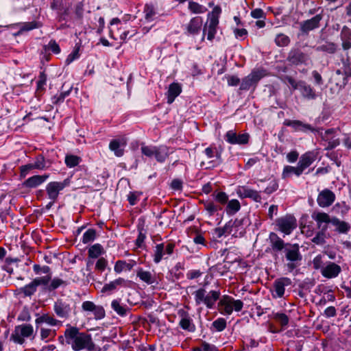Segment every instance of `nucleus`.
Segmentation results:
<instances>
[{
	"label": "nucleus",
	"mask_w": 351,
	"mask_h": 351,
	"mask_svg": "<svg viewBox=\"0 0 351 351\" xmlns=\"http://www.w3.org/2000/svg\"><path fill=\"white\" fill-rule=\"evenodd\" d=\"M48 177H49L48 175L34 176L29 178L27 180H26L24 182L23 185L25 186L29 187V188H35V187L40 185L42 183H43Z\"/></svg>",
	"instance_id": "nucleus-25"
},
{
	"label": "nucleus",
	"mask_w": 351,
	"mask_h": 351,
	"mask_svg": "<svg viewBox=\"0 0 351 351\" xmlns=\"http://www.w3.org/2000/svg\"><path fill=\"white\" fill-rule=\"evenodd\" d=\"M215 199L219 203L224 204L227 202L228 197L226 193L219 192L215 196Z\"/></svg>",
	"instance_id": "nucleus-64"
},
{
	"label": "nucleus",
	"mask_w": 351,
	"mask_h": 351,
	"mask_svg": "<svg viewBox=\"0 0 351 351\" xmlns=\"http://www.w3.org/2000/svg\"><path fill=\"white\" fill-rule=\"evenodd\" d=\"M337 47L336 44L329 42L318 46L316 50L318 51H326L330 53H334L337 50Z\"/></svg>",
	"instance_id": "nucleus-40"
},
{
	"label": "nucleus",
	"mask_w": 351,
	"mask_h": 351,
	"mask_svg": "<svg viewBox=\"0 0 351 351\" xmlns=\"http://www.w3.org/2000/svg\"><path fill=\"white\" fill-rule=\"evenodd\" d=\"M311 217L317 222L318 228L323 231H326L328 229V224L331 223L332 218H330L329 215L324 212H313Z\"/></svg>",
	"instance_id": "nucleus-12"
},
{
	"label": "nucleus",
	"mask_w": 351,
	"mask_h": 351,
	"mask_svg": "<svg viewBox=\"0 0 351 351\" xmlns=\"http://www.w3.org/2000/svg\"><path fill=\"white\" fill-rule=\"evenodd\" d=\"M325 232L326 231H323L321 230L315 237L312 239V241L317 245H322L325 243Z\"/></svg>",
	"instance_id": "nucleus-57"
},
{
	"label": "nucleus",
	"mask_w": 351,
	"mask_h": 351,
	"mask_svg": "<svg viewBox=\"0 0 351 351\" xmlns=\"http://www.w3.org/2000/svg\"><path fill=\"white\" fill-rule=\"evenodd\" d=\"M53 311L58 317L67 319L70 317L72 308L70 304L66 301L58 300L54 302Z\"/></svg>",
	"instance_id": "nucleus-10"
},
{
	"label": "nucleus",
	"mask_w": 351,
	"mask_h": 351,
	"mask_svg": "<svg viewBox=\"0 0 351 351\" xmlns=\"http://www.w3.org/2000/svg\"><path fill=\"white\" fill-rule=\"evenodd\" d=\"M213 326L217 331H222L226 327V322L223 318H218L213 322Z\"/></svg>",
	"instance_id": "nucleus-56"
},
{
	"label": "nucleus",
	"mask_w": 351,
	"mask_h": 351,
	"mask_svg": "<svg viewBox=\"0 0 351 351\" xmlns=\"http://www.w3.org/2000/svg\"><path fill=\"white\" fill-rule=\"evenodd\" d=\"M203 20L200 16H195L191 19L186 25V29L188 34L195 35L199 33L202 26Z\"/></svg>",
	"instance_id": "nucleus-21"
},
{
	"label": "nucleus",
	"mask_w": 351,
	"mask_h": 351,
	"mask_svg": "<svg viewBox=\"0 0 351 351\" xmlns=\"http://www.w3.org/2000/svg\"><path fill=\"white\" fill-rule=\"evenodd\" d=\"M290 43V39L289 36L284 34H278L276 35L275 38V43L278 47H285L287 46Z\"/></svg>",
	"instance_id": "nucleus-44"
},
{
	"label": "nucleus",
	"mask_w": 351,
	"mask_h": 351,
	"mask_svg": "<svg viewBox=\"0 0 351 351\" xmlns=\"http://www.w3.org/2000/svg\"><path fill=\"white\" fill-rule=\"evenodd\" d=\"M50 282H51L47 287V289L49 291H53L61 285H65V281L58 278H55L53 280H51Z\"/></svg>",
	"instance_id": "nucleus-51"
},
{
	"label": "nucleus",
	"mask_w": 351,
	"mask_h": 351,
	"mask_svg": "<svg viewBox=\"0 0 351 351\" xmlns=\"http://www.w3.org/2000/svg\"><path fill=\"white\" fill-rule=\"evenodd\" d=\"M38 27V24L36 21L25 23L21 25L17 34H20L24 31H29V30L34 29L35 28H37Z\"/></svg>",
	"instance_id": "nucleus-55"
},
{
	"label": "nucleus",
	"mask_w": 351,
	"mask_h": 351,
	"mask_svg": "<svg viewBox=\"0 0 351 351\" xmlns=\"http://www.w3.org/2000/svg\"><path fill=\"white\" fill-rule=\"evenodd\" d=\"M34 329L30 324H22L15 327L14 331L11 336L15 343L23 344L25 342V337H30L33 333Z\"/></svg>",
	"instance_id": "nucleus-9"
},
{
	"label": "nucleus",
	"mask_w": 351,
	"mask_h": 351,
	"mask_svg": "<svg viewBox=\"0 0 351 351\" xmlns=\"http://www.w3.org/2000/svg\"><path fill=\"white\" fill-rule=\"evenodd\" d=\"M126 142L123 140L114 139L109 144V149L114 152L115 156L120 157L123 155V147Z\"/></svg>",
	"instance_id": "nucleus-24"
},
{
	"label": "nucleus",
	"mask_w": 351,
	"mask_h": 351,
	"mask_svg": "<svg viewBox=\"0 0 351 351\" xmlns=\"http://www.w3.org/2000/svg\"><path fill=\"white\" fill-rule=\"evenodd\" d=\"M269 240L271 247L275 251H281L286 247V243L284 241L274 232L270 233Z\"/></svg>",
	"instance_id": "nucleus-26"
},
{
	"label": "nucleus",
	"mask_w": 351,
	"mask_h": 351,
	"mask_svg": "<svg viewBox=\"0 0 351 351\" xmlns=\"http://www.w3.org/2000/svg\"><path fill=\"white\" fill-rule=\"evenodd\" d=\"M112 308L120 316L124 317L127 315L130 311V308L127 305L121 302V300H114L111 302Z\"/></svg>",
	"instance_id": "nucleus-27"
},
{
	"label": "nucleus",
	"mask_w": 351,
	"mask_h": 351,
	"mask_svg": "<svg viewBox=\"0 0 351 351\" xmlns=\"http://www.w3.org/2000/svg\"><path fill=\"white\" fill-rule=\"evenodd\" d=\"M266 75L263 69L253 70L247 76L244 77L241 83L240 89L248 90L251 88H255L259 80Z\"/></svg>",
	"instance_id": "nucleus-7"
},
{
	"label": "nucleus",
	"mask_w": 351,
	"mask_h": 351,
	"mask_svg": "<svg viewBox=\"0 0 351 351\" xmlns=\"http://www.w3.org/2000/svg\"><path fill=\"white\" fill-rule=\"evenodd\" d=\"M284 253L286 260L288 261L287 267L291 271L299 265L302 258V256L300 252L299 245L287 243Z\"/></svg>",
	"instance_id": "nucleus-2"
},
{
	"label": "nucleus",
	"mask_w": 351,
	"mask_h": 351,
	"mask_svg": "<svg viewBox=\"0 0 351 351\" xmlns=\"http://www.w3.org/2000/svg\"><path fill=\"white\" fill-rule=\"evenodd\" d=\"M45 48L51 50L54 53H58L60 51V47L55 40H51L47 45L45 46Z\"/></svg>",
	"instance_id": "nucleus-59"
},
{
	"label": "nucleus",
	"mask_w": 351,
	"mask_h": 351,
	"mask_svg": "<svg viewBox=\"0 0 351 351\" xmlns=\"http://www.w3.org/2000/svg\"><path fill=\"white\" fill-rule=\"evenodd\" d=\"M274 318L282 326H286L289 323V317L287 315L282 313L274 314Z\"/></svg>",
	"instance_id": "nucleus-53"
},
{
	"label": "nucleus",
	"mask_w": 351,
	"mask_h": 351,
	"mask_svg": "<svg viewBox=\"0 0 351 351\" xmlns=\"http://www.w3.org/2000/svg\"><path fill=\"white\" fill-rule=\"evenodd\" d=\"M298 90L302 95L307 99L316 98V94L313 88L304 81H300V88Z\"/></svg>",
	"instance_id": "nucleus-23"
},
{
	"label": "nucleus",
	"mask_w": 351,
	"mask_h": 351,
	"mask_svg": "<svg viewBox=\"0 0 351 351\" xmlns=\"http://www.w3.org/2000/svg\"><path fill=\"white\" fill-rule=\"evenodd\" d=\"M291 281L288 278H281L277 279L274 282V293L273 296L274 298H282L283 297L285 291V286L290 285Z\"/></svg>",
	"instance_id": "nucleus-17"
},
{
	"label": "nucleus",
	"mask_w": 351,
	"mask_h": 351,
	"mask_svg": "<svg viewBox=\"0 0 351 351\" xmlns=\"http://www.w3.org/2000/svg\"><path fill=\"white\" fill-rule=\"evenodd\" d=\"M317 156L314 152H308L300 156L298 165L302 170V171H304L306 168L313 164Z\"/></svg>",
	"instance_id": "nucleus-20"
},
{
	"label": "nucleus",
	"mask_w": 351,
	"mask_h": 351,
	"mask_svg": "<svg viewBox=\"0 0 351 351\" xmlns=\"http://www.w3.org/2000/svg\"><path fill=\"white\" fill-rule=\"evenodd\" d=\"M206 293V291L204 289H199L193 293L195 301L197 305H199L204 302Z\"/></svg>",
	"instance_id": "nucleus-48"
},
{
	"label": "nucleus",
	"mask_w": 351,
	"mask_h": 351,
	"mask_svg": "<svg viewBox=\"0 0 351 351\" xmlns=\"http://www.w3.org/2000/svg\"><path fill=\"white\" fill-rule=\"evenodd\" d=\"M137 276L147 284H152L154 282L152 275L149 271L141 270L137 273Z\"/></svg>",
	"instance_id": "nucleus-49"
},
{
	"label": "nucleus",
	"mask_w": 351,
	"mask_h": 351,
	"mask_svg": "<svg viewBox=\"0 0 351 351\" xmlns=\"http://www.w3.org/2000/svg\"><path fill=\"white\" fill-rule=\"evenodd\" d=\"M225 138L227 142L230 144H246L249 140V135L246 133L237 134L233 130H229L226 132Z\"/></svg>",
	"instance_id": "nucleus-15"
},
{
	"label": "nucleus",
	"mask_w": 351,
	"mask_h": 351,
	"mask_svg": "<svg viewBox=\"0 0 351 351\" xmlns=\"http://www.w3.org/2000/svg\"><path fill=\"white\" fill-rule=\"evenodd\" d=\"M33 269H34V272L36 274H39L40 273L45 274L47 275L51 274H50V271H51L50 267L47 265L40 267L39 265H34L33 266Z\"/></svg>",
	"instance_id": "nucleus-58"
},
{
	"label": "nucleus",
	"mask_w": 351,
	"mask_h": 351,
	"mask_svg": "<svg viewBox=\"0 0 351 351\" xmlns=\"http://www.w3.org/2000/svg\"><path fill=\"white\" fill-rule=\"evenodd\" d=\"M80 161L81 158L77 156L67 155L65 157V163L70 168L77 166Z\"/></svg>",
	"instance_id": "nucleus-46"
},
{
	"label": "nucleus",
	"mask_w": 351,
	"mask_h": 351,
	"mask_svg": "<svg viewBox=\"0 0 351 351\" xmlns=\"http://www.w3.org/2000/svg\"><path fill=\"white\" fill-rule=\"evenodd\" d=\"M51 280V275L48 274L43 277H38L34 278L33 280L34 281V284L36 285V286L43 285V286H48L49 285V282Z\"/></svg>",
	"instance_id": "nucleus-52"
},
{
	"label": "nucleus",
	"mask_w": 351,
	"mask_h": 351,
	"mask_svg": "<svg viewBox=\"0 0 351 351\" xmlns=\"http://www.w3.org/2000/svg\"><path fill=\"white\" fill-rule=\"evenodd\" d=\"M134 263H126L125 261H118L114 265V271L117 274L121 273L123 270H131Z\"/></svg>",
	"instance_id": "nucleus-36"
},
{
	"label": "nucleus",
	"mask_w": 351,
	"mask_h": 351,
	"mask_svg": "<svg viewBox=\"0 0 351 351\" xmlns=\"http://www.w3.org/2000/svg\"><path fill=\"white\" fill-rule=\"evenodd\" d=\"M36 289L37 286L34 284V281L32 280L29 284L22 288V292L25 296H31L36 292Z\"/></svg>",
	"instance_id": "nucleus-50"
},
{
	"label": "nucleus",
	"mask_w": 351,
	"mask_h": 351,
	"mask_svg": "<svg viewBox=\"0 0 351 351\" xmlns=\"http://www.w3.org/2000/svg\"><path fill=\"white\" fill-rule=\"evenodd\" d=\"M322 19V16L321 14H317L312 19L302 22L300 24L301 31L306 33L311 30L317 28Z\"/></svg>",
	"instance_id": "nucleus-19"
},
{
	"label": "nucleus",
	"mask_w": 351,
	"mask_h": 351,
	"mask_svg": "<svg viewBox=\"0 0 351 351\" xmlns=\"http://www.w3.org/2000/svg\"><path fill=\"white\" fill-rule=\"evenodd\" d=\"M332 224L336 227V230L339 233H347L350 229V226L347 222L340 221L336 217H332Z\"/></svg>",
	"instance_id": "nucleus-33"
},
{
	"label": "nucleus",
	"mask_w": 351,
	"mask_h": 351,
	"mask_svg": "<svg viewBox=\"0 0 351 351\" xmlns=\"http://www.w3.org/2000/svg\"><path fill=\"white\" fill-rule=\"evenodd\" d=\"M64 338L66 344L69 345L74 351H98V347L93 341L91 335L80 332L75 326H69L64 331Z\"/></svg>",
	"instance_id": "nucleus-1"
},
{
	"label": "nucleus",
	"mask_w": 351,
	"mask_h": 351,
	"mask_svg": "<svg viewBox=\"0 0 351 351\" xmlns=\"http://www.w3.org/2000/svg\"><path fill=\"white\" fill-rule=\"evenodd\" d=\"M303 173L302 170L300 169L299 165H298L296 167L287 165L284 167L282 173V178L286 179L291 177L293 175L299 177Z\"/></svg>",
	"instance_id": "nucleus-28"
},
{
	"label": "nucleus",
	"mask_w": 351,
	"mask_h": 351,
	"mask_svg": "<svg viewBox=\"0 0 351 351\" xmlns=\"http://www.w3.org/2000/svg\"><path fill=\"white\" fill-rule=\"evenodd\" d=\"M179 326L185 330L189 332H194L195 330V326L193 323L192 319L187 315H185L180 321Z\"/></svg>",
	"instance_id": "nucleus-34"
},
{
	"label": "nucleus",
	"mask_w": 351,
	"mask_h": 351,
	"mask_svg": "<svg viewBox=\"0 0 351 351\" xmlns=\"http://www.w3.org/2000/svg\"><path fill=\"white\" fill-rule=\"evenodd\" d=\"M226 79L229 86H236L240 82L239 78L235 75H228Z\"/></svg>",
	"instance_id": "nucleus-63"
},
{
	"label": "nucleus",
	"mask_w": 351,
	"mask_h": 351,
	"mask_svg": "<svg viewBox=\"0 0 351 351\" xmlns=\"http://www.w3.org/2000/svg\"><path fill=\"white\" fill-rule=\"evenodd\" d=\"M142 154L148 157H154L158 162H163L169 156L168 149L165 146H152L143 145L141 147Z\"/></svg>",
	"instance_id": "nucleus-3"
},
{
	"label": "nucleus",
	"mask_w": 351,
	"mask_h": 351,
	"mask_svg": "<svg viewBox=\"0 0 351 351\" xmlns=\"http://www.w3.org/2000/svg\"><path fill=\"white\" fill-rule=\"evenodd\" d=\"M55 330H52L48 328H41L40 330V336L42 339H45L47 338H49L51 337L55 336Z\"/></svg>",
	"instance_id": "nucleus-60"
},
{
	"label": "nucleus",
	"mask_w": 351,
	"mask_h": 351,
	"mask_svg": "<svg viewBox=\"0 0 351 351\" xmlns=\"http://www.w3.org/2000/svg\"><path fill=\"white\" fill-rule=\"evenodd\" d=\"M182 91V88L178 83H172L169 85L167 91V103L171 104L176 97H178Z\"/></svg>",
	"instance_id": "nucleus-29"
},
{
	"label": "nucleus",
	"mask_w": 351,
	"mask_h": 351,
	"mask_svg": "<svg viewBox=\"0 0 351 351\" xmlns=\"http://www.w3.org/2000/svg\"><path fill=\"white\" fill-rule=\"evenodd\" d=\"M341 271V267L332 262H329L321 269L322 275L326 278H336Z\"/></svg>",
	"instance_id": "nucleus-16"
},
{
	"label": "nucleus",
	"mask_w": 351,
	"mask_h": 351,
	"mask_svg": "<svg viewBox=\"0 0 351 351\" xmlns=\"http://www.w3.org/2000/svg\"><path fill=\"white\" fill-rule=\"evenodd\" d=\"M243 306V303L239 300H234L229 296H224L219 302V310L222 313L230 315L233 310L240 311Z\"/></svg>",
	"instance_id": "nucleus-6"
},
{
	"label": "nucleus",
	"mask_w": 351,
	"mask_h": 351,
	"mask_svg": "<svg viewBox=\"0 0 351 351\" xmlns=\"http://www.w3.org/2000/svg\"><path fill=\"white\" fill-rule=\"evenodd\" d=\"M102 250V246L100 244H95L89 248L88 255L91 258H96L101 254Z\"/></svg>",
	"instance_id": "nucleus-45"
},
{
	"label": "nucleus",
	"mask_w": 351,
	"mask_h": 351,
	"mask_svg": "<svg viewBox=\"0 0 351 351\" xmlns=\"http://www.w3.org/2000/svg\"><path fill=\"white\" fill-rule=\"evenodd\" d=\"M287 60L295 65L306 64L308 60V56L300 49H293L288 54Z\"/></svg>",
	"instance_id": "nucleus-14"
},
{
	"label": "nucleus",
	"mask_w": 351,
	"mask_h": 351,
	"mask_svg": "<svg viewBox=\"0 0 351 351\" xmlns=\"http://www.w3.org/2000/svg\"><path fill=\"white\" fill-rule=\"evenodd\" d=\"M276 224L280 231L283 232L285 234L289 235L294 229L296 228L297 220L293 216L287 215L278 218L276 220Z\"/></svg>",
	"instance_id": "nucleus-8"
},
{
	"label": "nucleus",
	"mask_w": 351,
	"mask_h": 351,
	"mask_svg": "<svg viewBox=\"0 0 351 351\" xmlns=\"http://www.w3.org/2000/svg\"><path fill=\"white\" fill-rule=\"evenodd\" d=\"M70 180L65 179L62 182H51L46 186V192L48 195V198L51 200L47 207H51L55 202L57 200L59 193L66 186H69Z\"/></svg>",
	"instance_id": "nucleus-5"
},
{
	"label": "nucleus",
	"mask_w": 351,
	"mask_h": 351,
	"mask_svg": "<svg viewBox=\"0 0 351 351\" xmlns=\"http://www.w3.org/2000/svg\"><path fill=\"white\" fill-rule=\"evenodd\" d=\"M145 19L147 21H152L156 15V12L152 5L146 4L144 8Z\"/></svg>",
	"instance_id": "nucleus-41"
},
{
	"label": "nucleus",
	"mask_w": 351,
	"mask_h": 351,
	"mask_svg": "<svg viewBox=\"0 0 351 351\" xmlns=\"http://www.w3.org/2000/svg\"><path fill=\"white\" fill-rule=\"evenodd\" d=\"M219 292L217 291H210L207 295H206L204 304L207 306V308H212L215 302L219 299Z\"/></svg>",
	"instance_id": "nucleus-32"
},
{
	"label": "nucleus",
	"mask_w": 351,
	"mask_h": 351,
	"mask_svg": "<svg viewBox=\"0 0 351 351\" xmlns=\"http://www.w3.org/2000/svg\"><path fill=\"white\" fill-rule=\"evenodd\" d=\"M340 38L342 42V48L343 50H348L351 48V29L343 26L341 31Z\"/></svg>",
	"instance_id": "nucleus-22"
},
{
	"label": "nucleus",
	"mask_w": 351,
	"mask_h": 351,
	"mask_svg": "<svg viewBox=\"0 0 351 351\" xmlns=\"http://www.w3.org/2000/svg\"><path fill=\"white\" fill-rule=\"evenodd\" d=\"M96 237V231L94 229L87 230L83 234L82 242L84 243H88L95 240Z\"/></svg>",
	"instance_id": "nucleus-47"
},
{
	"label": "nucleus",
	"mask_w": 351,
	"mask_h": 351,
	"mask_svg": "<svg viewBox=\"0 0 351 351\" xmlns=\"http://www.w3.org/2000/svg\"><path fill=\"white\" fill-rule=\"evenodd\" d=\"M36 169L33 163L27 164L21 167V176L25 178L29 171L32 169Z\"/></svg>",
	"instance_id": "nucleus-61"
},
{
	"label": "nucleus",
	"mask_w": 351,
	"mask_h": 351,
	"mask_svg": "<svg viewBox=\"0 0 351 351\" xmlns=\"http://www.w3.org/2000/svg\"><path fill=\"white\" fill-rule=\"evenodd\" d=\"M278 188V184L276 180L271 181L268 186L265 189V192L267 194H271L276 191Z\"/></svg>",
	"instance_id": "nucleus-62"
},
{
	"label": "nucleus",
	"mask_w": 351,
	"mask_h": 351,
	"mask_svg": "<svg viewBox=\"0 0 351 351\" xmlns=\"http://www.w3.org/2000/svg\"><path fill=\"white\" fill-rule=\"evenodd\" d=\"M34 167L36 169L43 170L49 167V165H47L44 156L43 155H38L36 159L34 162L33 163Z\"/></svg>",
	"instance_id": "nucleus-42"
},
{
	"label": "nucleus",
	"mask_w": 351,
	"mask_h": 351,
	"mask_svg": "<svg viewBox=\"0 0 351 351\" xmlns=\"http://www.w3.org/2000/svg\"><path fill=\"white\" fill-rule=\"evenodd\" d=\"M71 89L72 88L70 87L68 90H63L60 94L54 95L51 99L52 103L53 104H60L62 103L65 97L70 94Z\"/></svg>",
	"instance_id": "nucleus-43"
},
{
	"label": "nucleus",
	"mask_w": 351,
	"mask_h": 351,
	"mask_svg": "<svg viewBox=\"0 0 351 351\" xmlns=\"http://www.w3.org/2000/svg\"><path fill=\"white\" fill-rule=\"evenodd\" d=\"M165 254H166V252L165 250L164 243H160V244L156 245L155 250H154V261L156 263H160Z\"/></svg>",
	"instance_id": "nucleus-35"
},
{
	"label": "nucleus",
	"mask_w": 351,
	"mask_h": 351,
	"mask_svg": "<svg viewBox=\"0 0 351 351\" xmlns=\"http://www.w3.org/2000/svg\"><path fill=\"white\" fill-rule=\"evenodd\" d=\"M284 124L287 126L292 127L295 130L306 131L312 130L310 125L302 123L298 120H285Z\"/></svg>",
	"instance_id": "nucleus-30"
},
{
	"label": "nucleus",
	"mask_w": 351,
	"mask_h": 351,
	"mask_svg": "<svg viewBox=\"0 0 351 351\" xmlns=\"http://www.w3.org/2000/svg\"><path fill=\"white\" fill-rule=\"evenodd\" d=\"M335 199V195L329 189L322 191L317 198V202L320 207L330 206Z\"/></svg>",
	"instance_id": "nucleus-13"
},
{
	"label": "nucleus",
	"mask_w": 351,
	"mask_h": 351,
	"mask_svg": "<svg viewBox=\"0 0 351 351\" xmlns=\"http://www.w3.org/2000/svg\"><path fill=\"white\" fill-rule=\"evenodd\" d=\"M188 8L191 12H192L194 14H202L207 11L206 7L195 1H189Z\"/></svg>",
	"instance_id": "nucleus-39"
},
{
	"label": "nucleus",
	"mask_w": 351,
	"mask_h": 351,
	"mask_svg": "<svg viewBox=\"0 0 351 351\" xmlns=\"http://www.w3.org/2000/svg\"><path fill=\"white\" fill-rule=\"evenodd\" d=\"M204 158L200 163L201 167L212 169L221 162V154L215 147H209L204 150Z\"/></svg>",
	"instance_id": "nucleus-4"
},
{
	"label": "nucleus",
	"mask_w": 351,
	"mask_h": 351,
	"mask_svg": "<svg viewBox=\"0 0 351 351\" xmlns=\"http://www.w3.org/2000/svg\"><path fill=\"white\" fill-rule=\"evenodd\" d=\"M237 194L242 198L249 197L256 202H261V197L257 191L249 189L245 186H239L237 189Z\"/></svg>",
	"instance_id": "nucleus-18"
},
{
	"label": "nucleus",
	"mask_w": 351,
	"mask_h": 351,
	"mask_svg": "<svg viewBox=\"0 0 351 351\" xmlns=\"http://www.w3.org/2000/svg\"><path fill=\"white\" fill-rule=\"evenodd\" d=\"M44 322L47 323L51 326H56L60 322L58 320L56 319L55 318H53V317H51L49 315H47V314L43 315L42 316L38 317L36 319V324H37L44 323Z\"/></svg>",
	"instance_id": "nucleus-37"
},
{
	"label": "nucleus",
	"mask_w": 351,
	"mask_h": 351,
	"mask_svg": "<svg viewBox=\"0 0 351 351\" xmlns=\"http://www.w3.org/2000/svg\"><path fill=\"white\" fill-rule=\"evenodd\" d=\"M237 223V221H230L225 224V226L222 228H215V232L217 235V238H221L222 236L225 234H230L232 232V228Z\"/></svg>",
	"instance_id": "nucleus-31"
},
{
	"label": "nucleus",
	"mask_w": 351,
	"mask_h": 351,
	"mask_svg": "<svg viewBox=\"0 0 351 351\" xmlns=\"http://www.w3.org/2000/svg\"><path fill=\"white\" fill-rule=\"evenodd\" d=\"M241 208V205L237 199H231L228 202L226 207V213L228 215H234Z\"/></svg>",
	"instance_id": "nucleus-38"
},
{
	"label": "nucleus",
	"mask_w": 351,
	"mask_h": 351,
	"mask_svg": "<svg viewBox=\"0 0 351 351\" xmlns=\"http://www.w3.org/2000/svg\"><path fill=\"white\" fill-rule=\"evenodd\" d=\"M82 308L86 312H91L96 319H101L105 317V310L101 306H97L90 301H85L82 304Z\"/></svg>",
	"instance_id": "nucleus-11"
},
{
	"label": "nucleus",
	"mask_w": 351,
	"mask_h": 351,
	"mask_svg": "<svg viewBox=\"0 0 351 351\" xmlns=\"http://www.w3.org/2000/svg\"><path fill=\"white\" fill-rule=\"evenodd\" d=\"M216 32L217 29L207 27V23L205 24L203 29L202 40L204 39L205 35L207 33V39L212 41L215 38Z\"/></svg>",
	"instance_id": "nucleus-54"
}]
</instances>
